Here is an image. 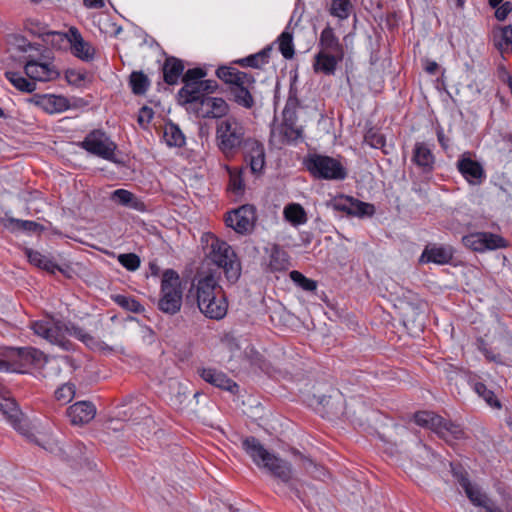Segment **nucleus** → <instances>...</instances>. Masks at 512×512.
<instances>
[{"label": "nucleus", "instance_id": "f03ea898", "mask_svg": "<svg viewBox=\"0 0 512 512\" xmlns=\"http://www.w3.org/2000/svg\"><path fill=\"white\" fill-rule=\"evenodd\" d=\"M242 448L258 467L266 469L273 477L289 485L299 497V491L291 484L293 468L288 461L270 453L264 448L260 441L253 436L246 437L242 440Z\"/></svg>", "mask_w": 512, "mask_h": 512}, {"label": "nucleus", "instance_id": "774afa93", "mask_svg": "<svg viewBox=\"0 0 512 512\" xmlns=\"http://www.w3.org/2000/svg\"><path fill=\"white\" fill-rule=\"evenodd\" d=\"M499 351L503 353H509L512 351V338L508 336H504L499 340V344L496 347Z\"/></svg>", "mask_w": 512, "mask_h": 512}, {"label": "nucleus", "instance_id": "0eeeda50", "mask_svg": "<svg viewBox=\"0 0 512 512\" xmlns=\"http://www.w3.org/2000/svg\"><path fill=\"white\" fill-rule=\"evenodd\" d=\"M312 176L325 180H344L347 177L345 167L335 158L314 154L305 162Z\"/></svg>", "mask_w": 512, "mask_h": 512}, {"label": "nucleus", "instance_id": "09e8293b", "mask_svg": "<svg viewBox=\"0 0 512 512\" xmlns=\"http://www.w3.org/2000/svg\"><path fill=\"white\" fill-rule=\"evenodd\" d=\"M475 392L482 397L491 407L500 408L501 404L497 400L494 392L486 387L482 382H476L474 384Z\"/></svg>", "mask_w": 512, "mask_h": 512}, {"label": "nucleus", "instance_id": "6e6552de", "mask_svg": "<svg viewBox=\"0 0 512 512\" xmlns=\"http://www.w3.org/2000/svg\"><path fill=\"white\" fill-rule=\"evenodd\" d=\"M68 323L56 321L52 318H44L31 323V329L34 333L50 343L56 344L63 350L70 351L74 349V344L66 338Z\"/></svg>", "mask_w": 512, "mask_h": 512}, {"label": "nucleus", "instance_id": "79ce46f5", "mask_svg": "<svg viewBox=\"0 0 512 512\" xmlns=\"http://www.w3.org/2000/svg\"><path fill=\"white\" fill-rule=\"evenodd\" d=\"M442 433L443 435H439V437L445 440L447 443L466 438V433L459 424L453 423L446 419L442 428Z\"/></svg>", "mask_w": 512, "mask_h": 512}, {"label": "nucleus", "instance_id": "72a5a7b5", "mask_svg": "<svg viewBox=\"0 0 512 512\" xmlns=\"http://www.w3.org/2000/svg\"><path fill=\"white\" fill-rule=\"evenodd\" d=\"M25 254L28 258V261L40 269H43L52 274H54L56 271H62L61 268L51 258L43 255L39 251L26 248Z\"/></svg>", "mask_w": 512, "mask_h": 512}, {"label": "nucleus", "instance_id": "0e129e2a", "mask_svg": "<svg viewBox=\"0 0 512 512\" xmlns=\"http://www.w3.org/2000/svg\"><path fill=\"white\" fill-rule=\"evenodd\" d=\"M495 17L499 21H504L507 16L512 12V3L507 1L496 7Z\"/></svg>", "mask_w": 512, "mask_h": 512}, {"label": "nucleus", "instance_id": "7ed1b4c3", "mask_svg": "<svg viewBox=\"0 0 512 512\" xmlns=\"http://www.w3.org/2000/svg\"><path fill=\"white\" fill-rule=\"evenodd\" d=\"M250 138L245 124L235 116H228L216 124L217 147L226 158L237 155Z\"/></svg>", "mask_w": 512, "mask_h": 512}, {"label": "nucleus", "instance_id": "a878e982", "mask_svg": "<svg viewBox=\"0 0 512 512\" xmlns=\"http://www.w3.org/2000/svg\"><path fill=\"white\" fill-rule=\"evenodd\" d=\"M9 51L13 57H21V54H40V45L29 42L24 36L12 34L8 36Z\"/></svg>", "mask_w": 512, "mask_h": 512}, {"label": "nucleus", "instance_id": "20e7f679", "mask_svg": "<svg viewBox=\"0 0 512 512\" xmlns=\"http://www.w3.org/2000/svg\"><path fill=\"white\" fill-rule=\"evenodd\" d=\"M206 261L215 265L214 269L209 268L207 272H216L218 279L223 272L229 283H235L241 275V264L235 251L227 242L218 238L212 240Z\"/></svg>", "mask_w": 512, "mask_h": 512}, {"label": "nucleus", "instance_id": "338daca9", "mask_svg": "<svg viewBox=\"0 0 512 512\" xmlns=\"http://www.w3.org/2000/svg\"><path fill=\"white\" fill-rule=\"evenodd\" d=\"M229 186L236 193L243 190L244 185H243V181L241 179L240 174H232V173L230 174V185Z\"/></svg>", "mask_w": 512, "mask_h": 512}, {"label": "nucleus", "instance_id": "c756f323", "mask_svg": "<svg viewBox=\"0 0 512 512\" xmlns=\"http://www.w3.org/2000/svg\"><path fill=\"white\" fill-rule=\"evenodd\" d=\"M452 257V249L449 247L427 246L420 257V262H433L435 264L443 265L449 263Z\"/></svg>", "mask_w": 512, "mask_h": 512}, {"label": "nucleus", "instance_id": "a18cd8bd", "mask_svg": "<svg viewBox=\"0 0 512 512\" xmlns=\"http://www.w3.org/2000/svg\"><path fill=\"white\" fill-rule=\"evenodd\" d=\"M279 50L285 59L293 58L295 54L293 45V35L285 30L278 37Z\"/></svg>", "mask_w": 512, "mask_h": 512}, {"label": "nucleus", "instance_id": "dca6fc26", "mask_svg": "<svg viewBox=\"0 0 512 512\" xmlns=\"http://www.w3.org/2000/svg\"><path fill=\"white\" fill-rule=\"evenodd\" d=\"M216 75L229 85L228 94L245 86H254L256 82L253 75L234 67L221 66L216 70Z\"/></svg>", "mask_w": 512, "mask_h": 512}, {"label": "nucleus", "instance_id": "aec40b11", "mask_svg": "<svg viewBox=\"0 0 512 512\" xmlns=\"http://www.w3.org/2000/svg\"><path fill=\"white\" fill-rule=\"evenodd\" d=\"M411 161L423 173H431L435 166V156L429 144L416 142L412 150Z\"/></svg>", "mask_w": 512, "mask_h": 512}, {"label": "nucleus", "instance_id": "9b49d317", "mask_svg": "<svg viewBox=\"0 0 512 512\" xmlns=\"http://www.w3.org/2000/svg\"><path fill=\"white\" fill-rule=\"evenodd\" d=\"M39 54H28L24 56V60L26 61L24 70L25 74L34 81H51L56 79L59 76V72L56 70L55 66L48 61L49 57H47V62L39 61L37 59Z\"/></svg>", "mask_w": 512, "mask_h": 512}, {"label": "nucleus", "instance_id": "4c0bfd02", "mask_svg": "<svg viewBox=\"0 0 512 512\" xmlns=\"http://www.w3.org/2000/svg\"><path fill=\"white\" fill-rule=\"evenodd\" d=\"M284 217L293 226H299L307 222V214L304 208L298 203L288 204L284 208Z\"/></svg>", "mask_w": 512, "mask_h": 512}, {"label": "nucleus", "instance_id": "a19ab883", "mask_svg": "<svg viewBox=\"0 0 512 512\" xmlns=\"http://www.w3.org/2000/svg\"><path fill=\"white\" fill-rule=\"evenodd\" d=\"M271 52L272 48L267 47L256 54L240 59L238 63L243 67L260 68L264 64L268 63Z\"/></svg>", "mask_w": 512, "mask_h": 512}, {"label": "nucleus", "instance_id": "f8f14e48", "mask_svg": "<svg viewBox=\"0 0 512 512\" xmlns=\"http://www.w3.org/2000/svg\"><path fill=\"white\" fill-rule=\"evenodd\" d=\"M255 220V208L246 204L228 213L225 222L235 232L245 235L252 232Z\"/></svg>", "mask_w": 512, "mask_h": 512}, {"label": "nucleus", "instance_id": "393cba45", "mask_svg": "<svg viewBox=\"0 0 512 512\" xmlns=\"http://www.w3.org/2000/svg\"><path fill=\"white\" fill-rule=\"evenodd\" d=\"M491 41L502 56L512 52V26H496L491 33Z\"/></svg>", "mask_w": 512, "mask_h": 512}, {"label": "nucleus", "instance_id": "58836bf2", "mask_svg": "<svg viewBox=\"0 0 512 512\" xmlns=\"http://www.w3.org/2000/svg\"><path fill=\"white\" fill-rule=\"evenodd\" d=\"M163 138L170 147H182L185 144L184 134L180 128L173 123H167L165 125Z\"/></svg>", "mask_w": 512, "mask_h": 512}, {"label": "nucleus", "instance_id": "7c9ffc66", "mask_svg": "<svg viewBox=\"0 0 512 512\" xmlns=\"http://www.w3.org/2000/svg\"><path fill=\"white\" fill-rule=\"evenodd\" d=\"M344 58H338L336 55L318 51L314 57L313 68L315 72H321L325 75H334L338 63Z\"/></svg>", "mask_w": 512, "mask_h": 512}, {"label": "nucleus", "instance_id": "9d476101", "mask_svg": "<svg viewBox=\"0 0 512 512\" xmlns=\"http://www.w3.org/2000/svg\"><path fill=\"white\" fill-rule=\"evenodd\" d=\"M90 154L112 161L116 144L101 130H93L78 144Z\"/></svg>", "mask_w": 512, "mask_h": 512}, {"label": "nucleus", "instance_id": "13d9d810", "mask_svg": "<svg viewBox=\"0 0 512 512\" xmlns=\"http://www.w3.org/2000/svg\"><path fill=\"white\" fill-rule=\"evenodd\" d=\"M451 468H452V473H453L454 478L459 483V485L463 488V490H465L470 485H472L469 480L468 473L466 470H464L459 465L455 466L453 464H451Z\"/></svg>", "mask_w": 512, "mask_h": 512}, {"label": "nucleus", "instance_id": "1a4fd4ad", "mask_svg": "<svg viewBox=\"0 0 512 512\" xmlns=\"http://www.w3.org/2000/svg\"><path fill=\"white\" fill-rule=\"evenodd\" d=\"M187 111L198 118L222 120L229 114L230 106L221 97L203 95Z\"/></svg>", "mask_w": 512, "mask_h": 512}, {"label": "nucleus", "instance_id": "4d7b16f0", "mask_svg": "<svg viewBox=\"0 0 512 512\" xmlns=\"http://www.w3.org/2000/svg\"><path fill=\"white\" fill-rule=\"evenodd\" d=\"M85 447L82 444L66 445L61 449L63 455L68 461L81 460L84 455Z\"/></svg>", "mask_w": 512, "mask_h": 512}, {"label": "nucleus", "instance_id": "c85d7f7f", "mask_svg": "<svg viewBox=\"0 0 512 512\" xmlns=\"http://www.w3.org/2000/svg\"><path fill=\"white\" fill-rule=\"evenodd\" d=\"M415 423L423 428L430 429L435 434L443 435L442 428L445 419L431 411H419L414 415Z\"/></svg>", "mask_w": 512, "mask_h": 512}, {"label": "nucleus", "instance_id": "423d86ee", "mask_svg": "<svg viewBox=\"0 0 512 512\" xmlns=\"http://www.w3.org/2000/svg\"><path fill=\"white\" fill-rule=\"evenodd\" d=\"M43 353L33 347L8 348L0 357V372L23 373L30 365L39 363Z\"/></svg>", "mask_w": 512, "mask_h": 512}, {"label": "nucleus", "instance_id": "5701e85b", "mask_svg": "<svg viewBox=\"0 0 512 512\" xmlns=\"http://www.w3.org/2000/svg\"><path fill=\"white\" fill-rule=\"evenodd\" d=\"M95 415V406L88 401L76 402L67 409V416L74 425L89 423Z\"/></svg>", "mask_w": 512, "mask_h": 512}, {"label": "nucleus", "instance_id": "bf43d9fd", "mask_svg": "<svg viewBox=\"0 0 512 512\" xmlns=\"http://www.w3.org/2000/svg\"><path fill=\"white\" fill-rule=\"evenodd\" d=\"M298 454L301 458L303 468L308 473H310L311 475H313L315 477H320L321 475L325 474L323 469L318 468L317 465L311 459L305 457L304 455H301L300 453H298Z\"/></svg>", "mask_w": 512, "mask_h": 512}, {"label": "nucleus", "instance_id": "69168bd1", "mask_svg": "<svg viewBox=\"0 0 512 512\" xmlns=\"http://www.w3.org/2000/svg\"><path fill=\"white\" fill-rule=\"evenodd\" d=\"M25 27L28 31H30L34 35H38V36L51 35V36H53L52 35L53 32H50V33L44 32V28L41 27L40 23L32 21V20H28L25 24Z\"/></svg>", "mask_w": 512, "mask_h": 512}, {"label": "nucleus", "instance_id": "49530a36", "mask_svg": "<svg viewBox=\"0 0 512 512\" xmlns=\"http://www.w3.org/2000/svg\"><path fill=\"white\" fill-rule=\"evenodd\" d=\"M352 4L350 0H331L330 14L339 19H347L350 15Z\"/></svg>", "mask_w": 512, "mask_h": 512}, {"label": "nucleus", "instance_id": "864d4df0", "mask_svg": "<svg viewBox=\"0 0 512 512\" xmlns=\"http://www.w3.org/2000/svg\"><path fill=\"white\" fill-rule=\"evenodd\" d=\"M118 262L129 271H136L140 267V257L135 253H124L117 257Z\"/></svg>", "mask_w": 512, "mask_h": 512}, {"label": "nucleus", "instance_id": "a211bd4d", "mask_svg": "<svg viewBox=\"0 0 512 512\" xmlns=\"http://www.w3.org/2000/svg\"><path fill=\"white\" fill-rule=\"evenodd\" d=\"M0 412L17 431L25 434L26 420L14 399L0 395Z\"/></svg>", "mask_w": 512, "mask_h": 512}, {"label": "nucleus", "instance_id": "39448f33", "mask_svg": "<svg viewBox=\"0 0 512 512\" xmlns=\"http://www.w3.org/2000/svg\"><path fill=\"white\" fill-rule=\"evenodd\" d=\"M182 306V287L178 273L172 269L164 271L161 280V298L158 308L163 313L174 315Z\"/></svg>", "mask_w": 512, "mask_h": 512}, {"label": "nucleus", "instance_id": "5fc2aeb1", "mask_svg": "<svg viewBox=\"0 0 512 512\" xmlns=\"http://www.w3.org/2000/svg\"><path fill=\"white\" fill-rule=\"evenodd\" d=\"M75 396V385L72 383H65L55 391V398L66 404L70 402Z\"/></svg>", "mask_w": 512, "mask_h": 512}, {"label": "nucleus", "instance_id": "2f4dec72", "mask_svg": "<svg viewBox=\"0 0 512 512\" xmlns=\"http://www.w3.org/2000/svg\"><path fill=\"white\" fill-rule=\"evenodd\" d=\"M268 266L271 271H285L290 266L289 255L279 245L273 244L269 250Z\"/></svg>", "mask_w": 512, "mask_h": 512}, {"label": "nucleus", "instance_id": "2eb2a0df", "mask_svg": "<svg viewBox=\"0 0 512 512\" xmlns=\"http://www.w3.org/2000/svg\"><path fill=\"white\" fill-rule=\"evenodd\" d=\"M463 243L466 247L476 252H485L506 247V241L503 237L489 233L478 232L463 237Z\"/></svg>", "mask_w": 512, "mask_h": 512}, {"label": "nucleus", "instance_id": "e433bc0d", "mask_svg": "<svg viewBox=\"0 0 512 512\" xmlns=\"http://www.w3.org/2000/svg\"><path fill=\"white\" fill-rule=\"evenodd\" d=\"M67 334L80 340L92 350L103 348V342L99 341L94 336L87 333L84 329L71 322H69V325L67 326Z\"/></svg>", "mask_w": 512, "mask_h": 512}, {"label": "nucleus", "instance_id": "4468645a", "mask_svg": "<svg viewBox=\"0 0 512 512\" xmlns=\"http://www.w3.org/2000/svg\"><path fill=\"white\" fill-rule=\"evenodd\" d=\"M52 35L58 37L61 41L67 40L75 57L85 62H90L94 59L95 49L90 43L84 41L76 27H71L67 33H52Z\"/></svg>", "mask_w": 512, "mask_h": 512}, {"label": "nucleus", "instance_id": "ddd939ff", "mask_svg": "<svg viewBox=\"0 0 512 512\" xmlns=\"http://www.w3.org/2000/svg\"><path fill=\"white\" fill-rule=\"evenodd\" d=\"M331 206L336 211L345 212L349 216L371 217L375 214L373 204L360 201L351 196L341 195L331 201Z\"/></svg>", "mask_w": 512, "mask_h": 512}, {"label": "nucleus", "instance_id": "bb28decb", "mask_svg": "<svg viewBox=\"0 0 512 512\" xmlns=\"http://www.w3.org/2000/svg\"><path fill=\"white\" fill-rule=\"evenodd\" d=\"M184 63L182 60L169 56L162 66L163 80L168 85H175L184 74Z\"/></svg>", "mask_w": 512, "mask_h": 512}, {"label": "nucleus", "instance_id": "f3484780", "mask_svg": "<svg viewBox=\"0 0 512 512\" xmlns=\"http://www.w3.org/2000/svg\"><path fill=\"white\" fill-rule=\"evenodd\" d=\"M246 163L253 174H261L265 167L264 145L255 138H250L242 147Z\"/></svg>", "mask_w": 512, "mask_h": 512}, {"label": "nucleus", "instance_id": "c03bdc74", "mask_svg": "<svg viewBox=\"0 0 512 512\" xmlns=\"http://www.w3.org/2000/svg\"><path fill=\"white\" fill-rule=\"evenodd\" d=\"M129 83L135 95L145 94L150 85L148 77L141 71H133Z\"/></svg>", "mask_w": 512, "mask_h": 512}, {"label": "nucleus", "instance_id": "680f3d73", "mask_svg": "<svg viewBox=\"0 0 512 512\" xmlns=\"http://www.w3.org/2000/svg\"><path fill=\"white\" fill-rule=\"evenodd\" d=\"M480 351L484 354L485 358L490 362H495L498 364H504V360L500 352L494 353L491 349L486 347L484 343L479 347Z\"/></svg>", "mask_w": 512, "mask_h": 512}, {"label": "nucleus", "instance_id": "6ab92c4d", "mask_svg": "<svg viewBox=\"0 0 512 512\" xmlns=\"http://www.w3.org/2000/svg\"><path fill=\"white\" fill-rule=\"evenodd\" d=\"M456 165L458 171L469 184L479 185L485 178V171L482 165L466 155H462Z\"/></svg>", "mask_w": 512, "mask_h": 512}, {"label": "nucleus", "instance_id": "8fccbe9b", "mask_svg": "<svg viewBox=\"0 0 512 512\" xmlns=\"http://www.w3.org/2000/svg\"><path fill=\"white\" fill-rule=\"evenodd\" d=\"M290 279L305 291H314L317 288L316 281L305 277L301 272L293 270L289 274Z\"/></svg>", "mask_w": 512, "mask_h": 512}, {"label": "nucleus", "instance_id": "f704fd0d", "mask_svg": "<svg viewBox=\"0 0 512 512\" xmlns=\"http://www.w3.org/2000/svg\"><path fill=\"white\" fill-rule=\"evenodd\" d=\"M3 225L11 232L24 231L29 233H40L44 230V227L35 221L21 220L13 217L4 219Z\"/></svg>", "mask_w": 512, "mask_h": 512}, {"label": "nucleus", "instance_id": "412c9836", "mask_svg": "<svg viewBox=\"0 0 512 512\" xmlns=\"http://www.w3.org/2000/svg\"><path fill=\"white\" fill-rule=\"evenodd\" d=\"M32 102L49 114L61 113L70 107L66 97L53 94L35 95Z\"/></svg>", "mask_w": 512, "mask_h": 512}, {"label": "nucleus", "instance_id": "e2e57ef3", "mask_svg": "<svg viewBox=\"0 0 512 512\" xmlns=\"http://www.w3.org/2000/svg\"><path fill=\"white\" fill-rule=\"evenodd\" d=\"M153 116H154L153 110L148 106H143L140 109L139 114H138V123L142 127H145L146 125H148L151 122V120L153 119Z\"/></svg>", "mask_w": 512, "mask_h": 512}, {"label": "nucleus", "instance_id": "603ef678", "mask_svg": "<svg viewBox=\"0 0 512 512\" xmlns=\"http://www.w3.org/2000/svg\"><path fill=\"white\" fill-rule=\"evenodd\" d=\"M364 142L372 148L376 149H383L386 145L385 136L381 132L374 129H369L366 132L364 136Z\"/></svg>", "mask_w": 512, "mask_h": 512}, {"label": "nucleus", "instance_id": "37998d69", "mask_svg": "<svg viewBox=\"0 0 512 512\" xmlns=\"http://www.w3.org/2000/svg\"><path fill=\"white\" fill-rule=\"evenodd\" d=\"M299 100L295 93L290 92L283 110L282 124L294 125L297 123V108Z\"/></svg>", "mask_w": 512, "mask_h": 512}, {"label": "nucleus", "instance_id": "b1692460", "mask_svg": "<svg viewBox=\"0 0 512 512\" xmlns=\"http://www.w3.org/2000/svg\"><path fill=\"white\" fill-rule=\"evenodd\" d=\"M199 374L204 381L215 387L230 391L231 393H235L238 390L236 382L221 371L213 368H202L199 371Z\"/></svg>", "mask_w": 512, "mask_h": 512}, {"label": "nucleus", "instance_id": "473e14b6", "mask_svg": "<svg viewBox=\"0 0 512 512\" xmlns=\"http://www.w3.org/2000/svg\"><path fill=\"white\" fill-rule=\"evenodd\" d=\"M111 200L115 203L135 209L137 211H145V204L139 200L132 192L126 189H117L111 194Z\"/></svg>", "mask_w": 512, "mask_h": 512}, {"label": "nucleus", "instance_id": "cd10ccee", "mask_svg": "<svg viewBox=\"0 0 512 512\" xmlns=\"http://www.w3.org/2000/svg\"><path fill=\"white\" fill-rule=\"evenodd\" d=\"M183 83V87L178 91L177 99L178 103L188 110L204 94H202L200 82L183 81Z\"/></svg>", "mask_w": 512, "mask_h": 512}, {"label": "nucleus", "instance_id": "de8ad7c7", "mask_svg": "<svg viewBox=\"0 0 512 512\" xmlns=\"http://www.w3.org/2000/svg\"><path fill=\"white\" fill-rule=\"evenodd\" d=\"M113 300L120 307L134 313H140L144 310L143 306L136 299L129 296L118 294L113 296Z\"/></svg>", "mask_w": 512, "mask_h": 512}, {"label": "nucleus", "instance_id": "4be33fe9", "mask_svg": "<svg viewBox=\"0 0 512 512\" xmlns=\"http://www.w3.org/2000/svg\"><path fill=\"white\" fill-rule=\"evenodd\" d=\"M319 51L336 55L338 58H344L345 50L339 38L336 36L331 26H326L319 37Z\"/></svg>", "mask_w": 512, "mask_h": 512}, {"label": "nucleus", "instance_id": "f257e3e1", "mask_svg": "<svg viewBox=\"0 0 512 512\" xmlns=\"http://www.w3.org/2000/svg\"><path fill=\"white\" fill-rule=\"evenodd\" d=\"M193 284L197 305L207 318L220 320L228 311V302L224 291L218 282L216 272H200Z\"/></svg>", "mask_w": 512, "mask_h": 512}, {"label": "nucleus", "instance_id": "ea45409f", "mask_svg": "<svg viewBox=\"0 0 512 512\" xmlns=\"http://www.w3.org/2000/svg\"><path fill=\"white\" fill-rule=\"evenodd\" d=\"M4 75L6 79L21 92L31 93L36 89L34 81L27 80L18 72L7 71Z\"/></svg>", "mask_w": 512, "mask_h": 512}, {"label": "nucleus", "instance_id": "6e6d98bb", "mask_svg": "<svg viewBox=\"0 0 512 512\" xmlns=\"http://www.w3.org/2000/svg\"><path fill=\"white\" fill-rule=\"evenodd\" d=\"M465 493L469 500L475 505V506H482L487 504V500L489 499L484 493L480 491V489L476 486L470 485L468 488H466Z\"/></svg>", "mask_w": 512, "mask_h": 512}, {"label": "nucleus", "instance_id": "052dcab7", "mask_svg": "<svg viewBox=\"0 0 512 512\" xmlns=\"http://www.w3.org/2000/svg\"><path fill=\"white\" fill-rule=\"evenodd\" d=\"M206 72L202 68L188 69L184 74L182 81L201 82L202 78L205 77Z\"/></svg>", "mask_w": 512, "mask_h": 512}, {"label": "nucleus", "instance_id": "c9c22d12", "mask_svg": "<svg viewBox=\"0 0 512 512\" xmlns=\"http://www.w3.org/2000/svg\"><path fill=\"white\" fill-rule=\"evenodd\" d=\"M254 86H245L229 93L230 100L245 109H252L255 106Z\"/></svg>", "mask_w": 512, "mask_h": 512}, {"label": "nucleus", "instance_id": "3c124183", "mask_svg": "<svg viewBox=\"0 0 512 512\" xmlns=\"http://www.w3.org/2000/svg\"><path fill=\"white\" fill-rule=\"evenodd\" d=\"M281 134L283 137V141L292 142L302 139L303 137V129L300 126L281 124Z\"/></svg>", "mask_w": 512, "mask_h": 512}]
</instances>
